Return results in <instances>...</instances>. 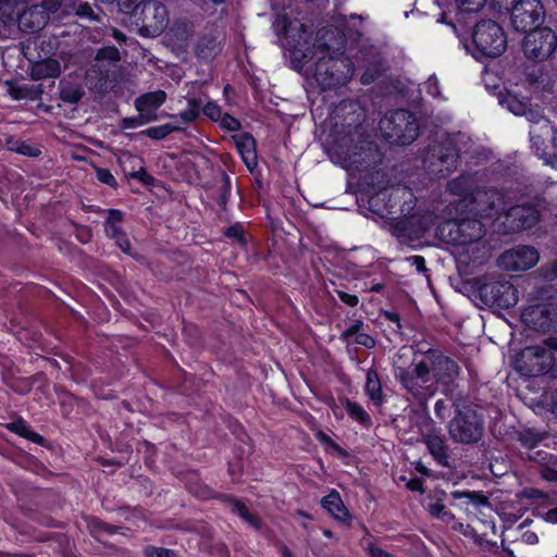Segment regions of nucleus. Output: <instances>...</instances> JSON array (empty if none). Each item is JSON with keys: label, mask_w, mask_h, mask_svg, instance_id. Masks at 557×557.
<instances>
[{"label": "nucleus", "mask_w": 557, "mask_h": 557, "mask_svg": "<svg viewBox=\"0 0 557 557\" xmlns=\"http://www.w3.org/2000/svg\"><path fill=\"white\" fill-rule=\"evenodd\" d=\"M544 344L524 347L516 357V371L529 377L548 373L555 364L553 349H557V338L550 337Z\"/></svg>", "instance_id": "nucleus-7"}, {"label": "nucleus", "mask_w": 557, "mask_h": 557, "mask_svg": "<svg viewBox=\"0 0 557 557\" xmlns=\"http://www.w3.org/2000/svg\"><path fill=\"white\" fill-rule=\"evenodd\" d=\"M25 0H0V21L11 24L18 21Z\"/></svg>", "instance_id": "nucleus-36"}, {"label": "nucleus", "mask_w": 557, "mask_h": 557, "mask_svg": "<svg viewBox=\"0 0 557 557\" xmlns=\"http://www.w3.org/2000/svg\"><path fill=\"white\" fill-rule=\"evenodd\" d=\"M457 209L479 219H493L505 212V196L494 187L475 188L458 201Z\"/></svg>", "instance_id": "nucleus-5"}, {"label": "nucleus", "mask_w": 557, "mask_h": 557, "mask_svg": "<svg viewBox=\"0 0 557 557\" xmlns=\"http://www.w3.org/2000/svg\"><path fill=\"white\" fill-rule=\"evenodd\" d=\"M138 34L144 37H157L169 24L166 7L158 0H148L129 17Z\"/></svg>", "instance_id": "nucleus-12"}, {"label": "nucleus", "mask_w": 557, "mask_h": 557, "mask_svg": "<svg viewBox=\"0 0 557 557\" xmlns=\"http://www.w3.org/2000/svg\"><path fill=\"white\" fill-rule=\"evenodd\" d=\"M380 129L389 144L398 146L411 144L419 135L416 116L405 109L386 113L380 121Z\"/></svg>", "instance_id": "nucleus-8"}, {"label": "nucleus", "mask_w": 557, "mask_h": 557, "mask_svg": "<svg viewBox=\"0 0 557 557\" xmlns=\"http://www.w3.org/2000/svg\"><path fill=\"white\" fill-rule=\"evenodd\" d=\"M236 148L249 170L257 166L256 140L250 133H242L234 136Z\"/></svg>", "instance_id": "nucleus-30"}, {"label": "nucleus", "mask_w": 557, "mask_h": 557, "mask_svg": "<svg viewBox=\"0 0 557 557\" xmlns=\"http://www.w3.org/2000/svg\"><path fill=\"white\" fill-rule=\"evenodd\" d=\"M172 30L174 32L176 38L181 40H186L190 35L189 25L187 22L175 23Z\"/></svg>", "instance_id": "nucleus-61"}, {"label": "nucleus", "mask_w": 557, "mask_h": 557, "mask_svg": "<svg viewBox=\"0 0 557 557\" xmlns=\"http://www.w3.org/2000/svg\"><path fill=\"white\" fill-rule=\"evenodd\" d=\"M519 498H529V499H546L549 497L548 493L544 490H521L520 493L517 494Z\"/></svg>", "instance_id": "nucleus-58"}, {"label": "nucleus", "mask_w": 557, "mask_h": 557, "mask_svg": "<svg viewBox=\"0 0 557 557\" xmlns=\"http://www.w3.org/2000/svg\"><path fill=\"white\" fill-rule=\"evenodd\" d=\"M7 428L10 431L14 432L15 434L23 436L24 438L32 441L36 444L44 445L45 443V438L40 434L32 430L30 426L23 419L9 423Z\"/></svg>", "instance_id": "nucleus-39"}, {"label": "nucleus", "mask_w": 557, "mask_h": 557, "mask_svg": "<svg viewBox=\"0 0 557 557\" xmlns=\"http://www.w3.org/2000/svg\"><path fill=\"white\" fill-rule=\"evenodd\" d=\"M131 177L138 180L146 186H150L153 184L154 178L151 176L145 168H140L138 171L129 174Z\"/></svg>", "instance_id": "nucleus-62"}, {"label": "nucleus", "mask_w": 557, "mask_h": 557, "mask_svg": "<svg viewBox=\"0 0 557 557\" xmlns=\"http://www.w3.org/2000/svg\"><path fill=\"white\" fill-rule=\"evenodd\" d=\"M527 59L534 62L547 60L557 49V35L549 27H536L527 32L522 42Z\"/></svg>", "instance_id": "nucleus-14"}, {"label": "nucleus", "mask_w": 557, "mask_h": 557, "mask_svg": "<svg viewBox=\"0 0 557 557\" xmlns=\"http://www.w3.org/2000/svg\"><path fill=\"white\" fill-rule=\"evenodd\" d=\"M124 213L116 209H110L108 210V218L104 222L106 225H120V223L123 221Z\"/></svg>", "instance_id": "nucleus-64"}, {"label": "nucleus", "mask_w": 557, "mask_h": 557, "mask_svg": "<svg viewBox=\"0 0 557 557\" xmlns=\"http://www.w3.org/2000/svg\"><path fill=\"white\" fill-rule=\"evenodd\" d=\"M224 236L236 242L242 247H245L247 245V238L245 236V231L242 224L235 223L230 225L225 228L223 232Z\"/></svg>", "instance_id": "nucleus-47"}, {"label": "nucleus", "mask_w": 557, "mask_h": 557, "mask_svg": "<svg viewBox=\"0 0 557 557\" xmlns=\"http://www.w3.org/2000/svg\"><path fill=\"white\" fill-rule=\"evenodd\" d=\"M185 128L183 126H180L177 124H174V123H166V124H163V125H159V126H152V127H149L147 129H144L139 133V135H145L151 139H154V140H162L164 139L168 135H170L171 133L173 132H182L184 131Z\"/></svg>", "instance_id": "nucleus-41"}, {"label": "nucleus", "mask_w": 557, "mask_h": 557, "mask_svg": "<svg viewBox=\"0 0 557 557\" xmlns=\"http://www.w3.org/2000/svg\"><path fill=\"white\" fill-rule=\"evenodd\" d=\"M95 172H96V177L100 183L106 184L114 189L117 188V186H119L117 181L112 175L110 170L104 169V168L95 166Z\"/></svg>", "instance_id": "nucleus-54"}, {"label": "nucleus", "mask_w": 557, "mask_h": 557, "mask_svg": "<svg viewBox=\"0 0 557 557\" xmlns=\"http://www.w3.org/2000/svg\"><path fill=\"white\" fill-rule=\"evenodd\" d=\"M201 113L211 121H219L222 115V110L221 107L213 101H208L203 104V100L200 97H193L187 100V109L182 111L178 117L185 124H189L198 120Z\"/></svg>", "instance_id": "nucleus-22"}, {"label": "nucleus", "mask_w": 557, "mask_h": 557, "mask_svg": "<svg viewBox=\"0 0 557 557\" xmlns=\"http://www.w3.org/2000/svg\"><path fill=\"white\" fill-rule=\"evenodd\" d=\"M518 440L523 447H525L528 449H533L534 447H536L539 445V443L543 440V437L539 433H535L532 430H525V431L519 433Z\"/></svg>", "instance_id": "nucleus-49"}, {"label": "nucleus", "mask_w": 557, "mask_h": 557, "mask_svg": "<svg viewBox=\"0 0 557 557\" xmlns=\"http://www.w3.org/2000/svg\"><path fill=\"white\" fill-rule=\"evenodd\" d=\"M472 44L475 59H495L506 51L507 36L496 21L481 20L473 27Z\"/></svg>", "instance_id": "nucleus-6"}, {"label": "nucleus", "mask_w": 557, "mask_h": 557, "mask_svg": "<svg viewBox=\"0 0 557 557\" xmlns=\"http://www.w3.org/2000/svg\"><path fill=\"white\" fill-rule=\"evenodd\" d=\"M422 442L425 444L434 461L445 468H453L455 458L444 435L440 431H432L422 434Z\"/></svg>", "instance_id": "nucleus-19"}, {"label": "nucleus", "mask_w": 557, "mask_h": 557, "mask_svg": "<svg viewBox=\"0 0 557 557\" xmlns=\"http://www.w3.org/2000/svg\"><path fill=\"white\" fill-rule=\"evenodd\" d=\"M556 135L557 128L554 125H552V134L549 136L542 135L541 131H530L532 148L535 153L553 168H557V154L550 152L549 148L555 146Z\"/></svg>", "instance_id": "nucleus-24"}, {"label": "nucleus", "mask_w": 557, "mask_h": 557, "mask_svg": "<svg viewBox=\"0 0 557 557\" xmlns=\"http://www.w3.org/2000/svg\"><path fill=\"white\" fill-rule=\"evenodd\" d=\"M61 74L60 62L55 59L47 58L33 63L30 67V76L35 81L58 77Z\"/></svg>", "instance_id": "nucleus-32"}, {"label": "nucleus", "mask_w": 557, "mask_h": 557, "mask_svg": "<svg viewBox=\"0 0 557 557\" xmlns=\"http://www.w3.org/2000/svg\"><path fill=\"white\" fill-rule=\"evenodd\" d=\"M545 15L541 0H512L510 21L517 32L527 33L539 27L544 22Z\"/></svg>", "instance_id": "nucleus-15"}, {"label": "nucleus", "mask_w": 557, "mask_h": 557, "mask_svg": "<svg viewBox=\"0 0 557 557\" xmlns=\"http://www.w3.org/2000/svg\"><path fill=\"white\" fill-rule=\"evenodd\" d=\"M8 149L16 153L27 157H38L41 151L36 146H32L25 141L10 139L7 143Z\"/></svg>", "instance_id": "nucleus-44"}, {"label": "nucleus", "mask_w": 557, "mask_h": 557, "mask_svg": "<svg viewBox=\"0 0 557 557\" xmlns=\"http://www.w3.org/2000/svg\"><path fill=\"white\" fill-rule=\"evenodd\" d=\"M345 408L348 416L362 424L366 428H370L372 425L371 417L368 412L357 403L346 399Z\"/></svg>", "instance_id": "nucleus-42"}, {"label": "nucleus", "mask_w": 557, "mask_h": 557, "mask_svg": "<svg viewBox=\"0 0 557 557\" xmlns=\"http://www.w3.org/2000/svg\"><path fill=\"white\" fill-rule=\"evenodd\" d=\"M331 492L321 499V507L326 510L336 521L345 527L351 525L352 516L344 504L337 490Z\"/></svg>", "instance_id": "nucleus-27"}, {"label": "nucleus", "mask_w": 557, "mask_h": 557, "mask_svg": "<svg viewBox=\"0 0 557 557\" xmlns=\"http://www.w3.org/2000/svg\"><path fill=\"white\" fill-rule=\"evenodd\" d=\"M422 495V506L432 518L449 523L455 516L447 509L445 500L446 490H417Z\"/></svg>", "instance_id": "nucleus-20"}, {"label": "nucleus", "mask_w": 557, "mask_h": 557, "mask_svg": "<svg viewBox=\"0 0 557 557\" xmlns=\"http://www.w3.org/2000/svg\"><path fill=\"white\" fill-rule=\"evenodd\" d=\"M424 85H425V90L429 95H431L434 98H437L441 96L438 81L435 75H431Z\"/></svg>", "instance_id": "nucleus-63"}, {"label": "nucleus", "mask_w": 557, "mask_h": 557, "mask_svg": "<svg viewBox=\"0 0 557 557\" xmlns=\"http://www.w3.org/2000/svg\"><path fill=\"white\" fill-rule=\"evenodd\" d=\"M91 527V533H97V532H103V533H107L109 535H113V534H116L119 531V528L115 527V525H111L107 522H103L99 519L97 520H94L90 524Z\"/></svg>", "instance_id": "nucleus-56"}, {"label": "nucleus", "mask_w": 557, "mask_h": 557, "mask_svg": "<svg viewBox=\"0 0 557 557\" xmlns=\"http://www.w3.org/2000/svg\"><path fill=\"white\" fill-rule=\"evenodd\" d=\"M460 12L473 13L480 11L486 0H455Z\"/></svg>", "instance_id": "nucleus-52"}, {"label": "nucleus", "mask_w": 557, "mask_h": 557, "mask_svg": "<svg viewBox=\"0 0 557 557\" xmlns=\"http://www.w3.org/2000/svg\"><path fill=\"white\" fill-rule=\"evenodd\" d=\"M393 199L400 201L398 210L399 214H403L404 218L414 213L413 210L417 206V197L409 187L403 185L395 186Z\"/></svg>", "instance_id": "nucleus-33"}, {"label": "nucleus", "mask_w": 557, "mask_h": 557, "mask_svg": "<svg viewBox=\"0 0 557 557\" xmlns=\"http://www.w3.org/2000/svg\"><path fill=\"white\" fill-rule=\"evenodd\" d=\"M454 500L459 503H453V506H458L463 509L469 516L472 515L483 525L491 528L492 532H496V524L491 515H486L485 510L490 512L493 510L490 497L476 493L475 491L470 492L469 490H455L453 493Z\"/></svg>", "instance_id": "nucleus-16"}, {"label": "nucleus", "mask_w": 557, "mask_h": 557, "mask_svg": "<svg viewBox=\"0 0 557 557\" xmlns=\"http://www.w3.org/2000/svg\"><path fill=\"white\" fill-rule=\"evenodd\" d=\"M436 221L437 215L433 211L419 210L406 218L395 219L389 225V231L400 243L413 242L422 238Z\"/></svg>", "instance_id": "nucleus-13"}, {"label": "nucleus", "mask_w": 557, "mask_h": 557, "mask_svg": "<svg viewBox=\"0 0 557 557\" xmlns=\"http://www.w3.org/2000/svg\"><path fill=\"white\" fill-rule=\"evenodd\" d=\"M166 99V94L163 90L147 92L135 100V108L138 112L156 111L160 108Z\"/></svg>", "instance_id": "nucleus-35"}, {"label": "nucleus", "mask_w": 557, "mask_h": 557, "mask_svg": "<svg viewBox=\"0 0 557 557\" xmlns=\"http://www.w3.org/2000/svg\"><path fill=\"white\" fill-rule=\"evenodd\" d=\"M454 417L447 429L453 442L462 445L476 444L484 433V420L460 393L449 392Z\"/></svg>", "instance_id": "nucleus-3"}, {"label": "nucleus", "mask_w": 557, "mask_h": 557, "mask_svg": "<svg viewBox=\"0 0 557 557\" xmlns=\"http://www.w3.org/2000/svg\"><path fill=\"white\" fill-rule=\"evenodd\" d=\"M521 319L529 329L539 332H547L556 323L552 309L546 305H534L524 308Z\"/></svg>", "instance_id": "nucleus-21"}, {"label": "nucleus", "mask_w": 557, "mask_h": 557, "mask_svg": "<svg viewBox=\"0 0 557 557\" xmlns=\"http://www.w3.org/2000/svg\"><path fill=\"white\" fill-rule=\"evenodd\" d=\"M394 193L395 186L383 189L371 196L369 199L370 210L381 218H386L388 215L399 213L398 209L400 201H395L393 199Z\"/></svg>", "instance_id": "nucleus-26"}, {"label": "nucleus", "mask_w": 557, "mask_h": 557, "mask_svg": "<svg viewBox=\"0 0 557 557\" xmlns=\"http://www.w3.org/2000/svg\"><path fill=\"white\" fill-rule=\"evenodd\" d=\"M422 360L425 362L426 368L432 376L436 380V386H449L460 374L459 364L448 356H445L438 350L429 349Z\"/></svg>", "instance_id": "nucleus-17"}, {"label": "nucleus", "mask_w": 557, "mask_h": 557, "mask_svg": "<svg viewBox=\"0 0 557 557\" xmlns=\"http://www.w3.org/2000/svg\"><path fill=\"white\" fill-rule=\"evenodd\" d=\"M436 235L448 244L467 246L478 244L485 235V227L475 216L449 220L436 227Z\"/></svg>", "instance_id": "nucleus-10"}, {"label": "nucleus", "mask_w": 557, "mask_h": 557, "mask_svg": "<svg viewBox=\"0 0 557 557\" xmlns=\"http://www.w3.org/2000/svg\"><path fill=\"white\" fill-rule=\"evenodd\" d=\"M99 11V9L98 11H95V9L88 2H83L77 5L75 15L82 20L101 23L102 16L100 15Z\"/></svg>", "instance_id": "nucleus-45"}, {"label": "nucleus", "mask_w": 557, "mask_h": 557, "mask_svg": "<svg viewBox=\"0 0 557 557\" xmlns=\"http://www.w3.org/2000/svg\"><path fill=\"white\" fill-rule=\"evenodd\" d=\"M147 1L148 0H117V5L120 11L129 17Z\"/></svg>", "instance_id": "nucleus-55"}, {"label": "nucleus", "mask_w": 557, "mask_h": 557, "mask_svg": "<svg viewBox=\"0 0 557 557\" xmlns=\"http://www.w3.org/2000/svg\"><path fill=\"white\" fill-rule=\"evenodd\" d=\"M539 259L540 253L534 247L518 245L504 251L498 257L497 263L507 271H525L533 268Z\"/></svg>", "instance_id": "nucleus-18"}, {"label": "nucleus", "mask_w": 557, "mask_h": 557, "mask_svg": "<svg viewBox=\"0 0 557 557\" xmlns=\"http://www.w3.org/2000/svg\"><path fill=\"white\" fill-rule=\"evenodd\" d=\"M363 325L361 320H356L354 323L341 334V339L348 342L351 336L360 334V330Z\"/></svg>", "instance_id": "nucleus-60"}, {"label": "nucleus", "mask_w": 557, "mask_h": 557, "mask_svg": "<svg viewBox=\"0 0 557 557\" xmlns=\"http://www.w3.org/2000/svg\"><path fill=\"white\" fill-rule=\"evenodd\" d=\"M382 71V63L379 61H375L373 64L368 66L363 74L361 75V83L364 85H369L373 83L376 77L380 75Z\"/></svg>", "instance_id": "nucleus-53"}, {"label": "nucleus", "mask_w": 557, "mask_h": 557, "mask_svg": "<svg viewBox=\"0 0 557 557\" xmlns=\"http://www.w3.org/2000/svg\"><path fill=\"white\" fill-rule=\"evenodd\" d=\"M523 116L532 124L530 131H541L542 135L549 136L552 134V123L544 116L539 106H530L525 110Z\"/></svg>", "instance_id": "nucleus-34"}, {"label": "nucleus", "mask_w": 557, "mask_h": 557, "mask_svg": "<svg viewBox=\"0 0 557 557\" xmlns=\"http://www.w3.org/2000/svg\"><path fill=\"white\" fill-rule=\"evenodd\" d=\"M506 222L512 231L529 230L540 220L539 211L532 206H513L505 209Z\"/></svg>", "instance_id": "nucleus-23"}, {"label": "nucleus", "mask_w": 557, "mask_h": 557, "mask_svg": "<svg viewBox=\"0 0 557 557\" xmlns=\"http://www.w3.org/2000/svg\"><path fill=\"white\" fill-rule=\"evenodd\" d=\"M366 393L375 405L382 403V384L379 373L373 369L368 370L367 373Z\"/></svg>", "instance_id": "nucleus-40"}, {"label": "nucleus", "mask_w": 557, "mask_h": 557, "mask_svg": "<svg viewBox=\"0 0 557 557\" xmlns=\"http://www.w3.org/2000/svg\"><path fill=\"white\" fill-rule=\"evenodd\" d=\"M48 24V17L38 4L24 5L18 16L17 26L23 33L34 34L41 30Z\"/></svg>", "instance_id": "nucleus-25"}, {"label": "nucleus", "mask_w": 557, "mask_h": 557, "mask_svg": "<svg viewBox=\"0 0 557 557\" xmlns=\"http://www.w3.org/2000/svg\"><path fill=\"white\" fill-rule=\"evenodd\" d=\"M434 412L438 420L444 421L449 416V406L444 399L436 400Z\"/></svg>", "instance_id": "nucleus-59"}, {"label": "nucleus", "mask_w": 557, "mask_h": 557, "mask_svg": "<svg viewBox=\"0 0 557 557\" xmlns=\"http://www.w3.org/2000/svg\"><path fill=\"white\" fill-rule=\"evenodd\" d=\"M333 149L345 166L357 171L370 170L383 159L377 145L369 139L360 121L342 125L335 136Z\"/></svg>", "instance_id": "nucleus-2"}, {"label": "nucleus", "mask_w": 557, "mask_h": 557, "mask_svg": "<svg viewBox=\"0 0 557 557\" xmlns=\"http://www.w3.org/2000/svg\"><path fill=\"white\" fill-rule=\"evenodd\" d=\"M59 98L61 101L77 104L85 96L84 87L77 77H63L58 86Z\"/></svg>", "instance_id": "nucleus-29"}, {"label": "nucleus", "mask_w": 557, "mask_h": 557, "mask_svg": "<svg viewBox=\"0 0 557 557\" xmlns=\"http://www.w3.org/2000/svg\"><path fill=\"white\" fill-rule=\"evenodd\" d=\"M224 499L231 505V510L233 513H236L238 517H240L245 522H247L249 525L253 527L255 529H260L261 521L258 518V516L251 513L248 509V507L243 503L242 500L231 497V496H224Z\"/></svg>", "instance_id": "nucleus-37"}, {"label": "nucleus", "mask_w": 557, "mask_h": 557, "mask_svg": "<svg viewBox=\"0 0 557 557\" xmlns=\"http://www.w3.org/2000/svg\"><path fill=\"white\" fill-rule=\"evenodd\" d=\"M330 36L315 46L313 66H310L313 78L322 90L334 89L348 83L354 74V64L343 57L345 39L336 29H326L320 39Z\"/></svg>", "instance_id": "nucleus-1"}, {"label": "nucleus", "mask_w": 557, "mask_h": 557, "mask_svg": "<svg viewBox=\"0 0 557 557\" xmlns=\"http://www.w3.org/2000/svg\"><path fill=\"white\" fill-rule=\"evenodd\" d=\"M44 10V15L50 20L51 14H57L58 17L63 16L66 11L63 9L64 0H42L41 3H37Z\"/></svg>", "instance_id": "nucleus-46"}, {"label": "nucleus", "mask_w": 557, "mask_h": 557, "mask_svg": "<svg viewBox=\"0 0 557 557\" xmlns=\"http://www.w3.org/2000/svg\"><path fill=\"white\" fill-rule=\"evenodd\" d=\"M474 180L470 174H461L460 176L451 180L447 184V189L457 196H461V198L469 195L473 191Z\"/></svg>", "instance_id": "nucleus-38"}, {"label": "nucleus", "mask_w": 557, "mask_h": 557, "mask_svg": "<svg viewBox=\"0 0 557 557\" xmlns=\"http://www.w3.org/2000/svg\"><path fill=\"white\" fill-rule=\"evenodd\" d=\"M395 377L406 391L408 400L416 403L423 410L428 409V401L436 392V380L431 375L425 362L421 359L408 368L398 367Z\"/></svg>", "instance_id": "nucleus-4"}, {"label": "nucleus", "mask_w": 557, "mask_h": 557, "mask_svg": "<svg viewBox=\"0 0 557 557\" xmlns=\"http://www.w3.org/2000/svg\"><path fill=\"white\" fill-rule=\"evenodd\" d=\"M145 557H177V554L170 548L159 547L154 545H147L143 548Z\"/></svg>", "instance_id": "nucleus-50"}, {"label": "nucleus", "mask_w": 557, "mask_h": 557, "mask_svg": "<svg viewBox=\"0 0 557 557\" xmlns=\"http://www.w3.org/2000/svg\"><path fill=\"white\" fill-rule=\"evenodd\" d=\"M475 286L478 298L486 307L508 309L518 302L517 289L508 281L480 276L475 278Z\"/></svg>", "instance_id": "nucleus-11"}, {"label": "nucleus", "mask_w": 557, "mask_h": 557, "mask_svg": "<svg viewBox=\"0 0 557 557\" xmlns=\"http://www.w3.org/2000/svg\"><path fill=\"white\" fill-rule=\"evenodd\" d=\"M530 103V99L519 98L517 95L511 94H508L503 100V104L515 115H523Z\"/></svg>", "instance_id": "nucleus-43"}, {"label": "nucleus", "mask_w": 557, "mask_h": 557, "mask_svg": "<svg viewBox=\"0 0 557 557\" xmlns=\"http://www.w3.org/2000/svg\"><path fill=\"white\" fill-rule=\"evenodd\" d=\"M221 177L222 186L220 188L221 194L219 196L218 203L221 208L225 209L231 194V178L224 171L221 172Z\"/></svg>", "instance_id": "nucleus-51"}, {"label": "nucleus", "mask_w": 557, "mask_h": 557, "mask_svg": "<svg viewBox=\"0 0 557 557\" xmlns=\"http://www.w3.org/2000/svg\"><path fill=\"white\" fill-rule=\"evenodd\" d=\"M219 121L222 128L231 132L238 131L242 126L240 122L228 113L221 115Z\"/></svg>", "instance_id": "nucleus-57"}, {"label": "nucleus", "mask_w": 557, "mask_h": 557, "mask_svg": "<svg viewBox=\"0 0 557 557\" xmlns=\"http://www.w3.org/2000/svg\"><path fill=\"white\" fill-rule=\"evenodd\" d=\"M7 91L14 100H39L44 94L42 85L18 84L14 81L5 82Z\"/></svg>", "instance_id": "nucleus-31"}, {"label": "nucleus", "mask_w": 557, "mask_h": 557, "mask_svg": "<svg viewBox=\"0 0 557 557\" xmlns=\"http://www.w3.org/2000/svg\"><path fill=\"white\" fill-rule=\"evenodd\" d=\"M222 51L221 33L218 30L209 32L199 37L195 53L198 58L212 60Z\"/></svg>", "instance_id": "nucleus-28"}, {"label": "nucleus", "mask_w": 557, "mask_h": 557, "mask_svg": "<svg viewBox=\"0 0 557 557\" xmlns=\"http://www.w3.org/2000/svg\"><path fill=\"white\" fill-rule=\"evenodd\" d=\"M458 138L459 135L447 136L429 149L423 162L430 174L446 177L457 169L460 159Z\"/></svg>", "instance_id": "nucleus-9"}, {"label": "nucleus", "mask_w": 557, "mask_h": 557, "mask_svg": "<svg viewBox=\"0 0 557 557\" xmlns=\"http://www.w3.org/2000/svg\"><path fill=\"white\" fill-rule=\"evenodd\" d=\"M121 59V54L117 48L113 46L103 47L98 50L96 54L97 64L102 61H109V63H116Z\"/></svg>", "instance_id": "nucleus-48"}]
</instances>
